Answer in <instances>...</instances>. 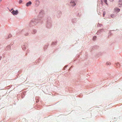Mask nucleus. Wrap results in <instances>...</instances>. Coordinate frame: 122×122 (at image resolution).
I'll list each match as a JSON object with an SVG mask.
<instances>
[{"mask_svg":"<svg viewBox=\"0 0 122 122\" xmlns=\"http://www.w3.org/2000/svg\"><path fill=\"white\" fill-rule=\"evenodd\" d=\"M21 47L23 50L25 49L27 47V44L26 43H24L22 45Z\"/></svg>","mask_w":122,"mask_h":122,"instance_id":"nucleus-1","label":"nucleus"},{"mask_svg":"<svg viewBox=\"0 0 122 122\" xmlns=\"http://www.w3.org/2000/svg\"><path fill=\"white\" fill-rule=\"evenodd\" d=\"M11 13L14 15H17L18 13V12L17 10H16L15 11L14 10L12 11Z\"/></svg>","mask_w":122,"mask_h":122,"instance_id":"nucleus-2","label":"nucleus"},{"mask_svg":"<svg viewBox=\"0 0 122 122\" xmlns=\"http://www.w3.org/2000/svg\"><path fill=\"white\" fill-rule=\"evenodd\" d=\"M11 46L10 45L7 46L5 48V50L7 51L10 50V49Z\"/></svg>","mask_w":122,"mask_h":122,"instance_id":"nucleus-3","label":"nucleus"},{"mask_svg":"<svg viewBox=\"0 0 122 122\" xmlns=\"http://www.w3.org/2000/svg\"><path fill=\"white\" fill-rule=\"evenodd\" d=\"M120 9L118 8H115L114 9V10L116 12L118 13L120 11Z\"/></svg>","mask_w":122,"mask_h":122,"instance_id":"nucleus-4","label":"nucleus"},{"mask_svg":"<svg viewBox=\"0 0 122 122\" xmlns=\"http://www.w3.org/2000/svg\"><path fill=\"white\" fill-rule=\"evenodd\" d=\"M118 5L120 7L122 6V0L119 1L118 3Z\"/></svg>","mask_w":122,"mask_h":122,"instance_id":"nucleus-5","label":"nucleus"},{"mask_svg":"<svg viewBox=\"0 0 122 122\" xmlns=\"http://www.w3.org/2000/svg\"><path fill=\"white\" fill-rule=\"evenodd\" d=\"M70 3H71V5L72 6H74L76 5L75 3L74 2V1L71 2H70Z\"/></svg>","mask_w":122,"mask_h":122,"instance_id":"nucleus-6","label":"nucleus"},{"mask_svg":"<svg viewBox=\"0 0 122 122\" xmlns=\"http://www.w3.org/2000/svg\"><path fill=\"white\" fill-rule=\"evenodd\" d=\"M30 5V1H29L26 3V6H29Z\"/></svg>","mask_w":122,"mask_h":122,"instance_id":"nucleus-7","label":"nucleus"},{"mask_svg":"<svg viewBox=\"0 0 122 122\" xmlns=\"http://www.w3.org/2000/svg\"><path fill=\"white\" fill-rule=\"evenodd\" d=\"M111 17L112 18H114L115 17V15L114 14H112L111 15Z\"/></svg>","mask_w":122,"mask_h":122,"instance_id":"nucleus-8","label":"nucleus"},{"mask_svg":"<svg viewBox=\"0 0 122 122\" xmlns=\"http://www.w3.org/2000/svg\"><path fill=\"white\" fill-rule=\"evenodd\" d=\"M96 38V37L95 36H94L93 37V40H95Z\"/></svg>","mask_w":122,"mask_h":122,"instance_id":"nucleus-9","label":"nucleus"},{"mask_svg":"<svg viewBox=\"0 0 122 122\" xmlns=\"http://www.w3.org/2000/svg\"><path fill=\"white\" fill-rule=\"evenodd\" d=\"M22 0H20L19 1V3L20 4V3H22Z\"/></svg>","mask_w":122,"mask_h":122,"instance_id":"nucleus-10","label":"nucleus"},{"mask_svg":"<svg viewBox=\"0 0 122 122\" xmlns=\"http://www.w3.org/2000/svg\"><path fill=\"white\" fill-rule=\"evenodd\" d=\"M106 64L107 65H111V63L110 62H107L106 63Z\"/></svg>","mask_w":122,"mask_h":122,"instance_id":"nucleus-11","label":"nucleus"},{"mask_svg":"<svg viewBox=\"0 0 122 122\" xmlns=\"http://www.w3.org/2000/svg\"><path fill=\"white\" fill-rule=\"evenodd\" d=\"M104 2L106 3V4H107V0H103Z\"/></svg>","mask_w":122,"mask_h":122,"instance_id":"nucleus-12","label":"nucleus"},{"mask_svg":"<svg viewBox=\"0 0 122 122\" xmlns=\"http://www.w3.org/2000/svg\"><path fill=\"white\" fill-rule=\"evenodd\" d=\"M36 3H37L38 4H39V2L38 1H37L36 2Z\"/></svg>","mask_w":122,"mask_h":122,"instance_id":"nucleus-13","label":"nucleus"},{"mask_svg":"<svg viewBox=\"0 0 122 122\" xmlns=\"http://www.w3.org/2000/svg\"><path fill=\"white\" fill-rule=\"evenodd\" d=\"M12 36V35H9L8 36V37L9 38H10V37L11 36Z\"/></svg>","mask_w":122,"mask_h":122,"instance_id":"nucleus-14","label":"nucleus"},{"mask_svg":"<svg viewBox=\"0 0 122 122\" xmlns=\"http://www.w3.org/2000/svg\"><path fill=\"white\" fill-rule=\"evenodd\" d=\"M105 12H104L103 13V16L104 17V16L105 15Z\"/></svg>","mask_w":122,"mask_h":122,"instance_id":"nucleus-15","label":"nucleus"},{"mask_svg":"<svg viewBox=\"0 0 122 122\" xmlns=\"http://www.w3.org/2000/svg\"><path fill=\"white\" fill-rule=\"evenodd\" d=\"M2 57L1 56H0V60H1V59Z\"/></svg>","mask_w":122,"mask_h":122,"instance_id":"nucleus-16","label":"nucleus"},{"mask_svg":"<svg viewBox=\"0 0 122 122\" xmlns=\"http://www.w3.org/2000/svg\"><path fill=\"white\" fill-rule=\"evenodd\" d=\"M13 10V9H11V10H10V11L12 10Z\"/></svg>","mask_w":122,"mask_h":122,"instance_id":"nucleus-17","label":"nucleus"},{"mask_svg":"<svg viewBox=\"0 0 122 122\" xmlns=\"http://www.w3.org/2000/svg\"><path fill=\"white\" fill-rule=\"evenodd\" d=\"M28 35V34H26V36H27Z\"/></svg>","mask_w":122,"mask_h":122,"instance_id":"nucleus-18","label":"nucleus"}]
</instances>
